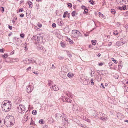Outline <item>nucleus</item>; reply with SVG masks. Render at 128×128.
<instances>
[{"label":"nucleus","mask_w":128,"mask_h":128,"mask_svg":"<svg viewBox=\"0 0 128 128\" xmlns=\"http://www.w3.org/2000/svg\"><path fill=\"white\" fill-rule=\"evenodd\" d=\"M88 34H89L88 33H87L86 34H84V36H88Z\"/></svg>","instance_id":"obj_55"},{"label":"nucleus","mask_w":128,"mask_h":128,"mask_svg":"<svg viewBox=\"0 0 128 128\" xmlns=\"http://www.w3.org/2000/svg\"><path fill=\"white\" fill-rule=\"evenodd\" d=\"M102 88L103 89H104L105 88L104 87V86L103 83H102L101 84V86H100V87Z\"/></svg>","instance_id":"obj_41"},{"label":"nucleus","mask_w":128,"mask_h":128,"mask_svg":"<svg viewBox=\"0 0 128 128\" xmlns=\"http://www.w3.org/2000/svg\"><path fill=\"white\" fill-rule=\"evenodd\" d=\"M58 58L60 60H62L64 59V58L63 57L59 56L58 57Z\"/></svg>","instance_id":"obj_34"},{"label":"nucleus","mask_w":128,"mask_h":128,"mask_svg":"<svg viewBox=\"0 0 128 128\" xmlns=\"http://www.w3.org/2000/svg\"><path fill=\"white\" fill-rule=\"evenodd\" d=\"M116 45L118 46H120V44L118 42H116Z\"/></svg>","instance_id":"obj_52"},{"label":"nucleus","mask_w":128,"mask_h":128,"mask_svg":"<svg viewBox=\"0 0 128 128\" xmlns=\"http://www.w3.org/2000/svg\"><path fill=\"white\" fill-rule=\"evenodd\" d=\"M77 13L76 11H73L72 13V15L73 17H74Z\"/></svg>","instance_id":"obj_22"},{"label":"nucleus","mask_w":128,"mask_h":128,"mask_svg":"<svg viewBox=\"0 0 128 128\" xmlns=\"http://www.w3.org/2000/svg\"><path fill=\"white\" fill-rule=\"evenodd\" d=\"M0 52H3L4 50L3 49H0Z\"/></svg>","instance_id":"obj_60"},{"label":"nucleus","mask_w":128,"mask_h":128,"mask_svg":"<svg viewBox=\"0 0 128 128\" xmlns=\"http://www.w3.org/2000/svg\"><path fill=\"white\" fill-rule=\"evenodd\" d=\"M57 23L59 26H62L63 24V21L60 19H58L57 20Z\"/></svg>","instance_id":"obj_12"},{"label":"nucleus","mask_w":128,"mask_h":128,"mask_svg":"<svg viewBox=\"0 0 128 128\" xmlns=\"http://www.w3.org/2000/svg\"><path fill=\"white\" fill-rule=\"evenodd\" d=\"M50 88L52 90L54 91H57L59 90L58 88L56 85L51 86H50Z\"/></svg>","instance_id":"obj_11"},{"label":"nucleus","mask_w":128,"mask_h":128,"mask_svg":"<svg viewBox=\"0 0 128 128\" xmlns=\"http://www.w3.org/2000/svg\"><path fill=\"white\" fill-rule=\"evenodd\" d=\"M100 54L99 53L98 54H97V56L98 57H99L100 56Z\"/></svg>","instance_id":"obj_57"},{"label":"nucleus","mask_w":128,"mask_h":128,"mask_svg":"<svg viewBox=\"0 0 128 128\" xmlns=\"http://www.w3.org/2000/svg\"><path fill=\"white\" fill-rule=\"evenodd\" d=\"M32 60L30 59H26V60H24V62L25 64H30V63L32 62Z\"/></svg>","instance_id":"obj_15"},{"label":"nucleus","mask_w":128,"mask_h":128,"mask_svg":"<svg viewBox=\"0 0 128 128\" xmlns=\"http://www.w3.org/2000/svg\"><path fill=\"white\" fill-rule=\"evenodd\" d=\"M23 11V9L22 8L20 9L19 10V12H22Z\"/></svg>","instance_id":"obj_44"},{"label":"nucleus","mask_w":128,"mask_h":128,"mask_svg":"<svg viewBox=\"0 0 128 128\" xmlns=\"http://www.w3.org/2000/svg\"><path fill=\"white\" fill-rule=\"evenodd\" d=\"M6 117H8V120L12 123V125H13L15 122L14 117L12 116H8Z\"/></svg>","instance_id":"obj_8"},{"label":"nucleus","mask_w":128,"mask_h":128,"mask_svg":"<svg viewBox=\"0 0 128 128\" xmlns=\"http://www.w3.org/2000/svg\"><path fill=\"white\" fill-rule=\"evenodd\" d=\"M32 114L34 115H36L37 114V111L36 110H33L32 112Z\"/></svg>","instance_id":"obj_28"},{"label":"nucleus","mask_w":128,"mask_h":128,"mask_svg":"<svg viewBox=\"0 0 128 128\" xmlns=\"http://www.w3.org/2000/svg\"><path fill=\"white\" fill-rule=\"evenodd\" d=\"M34 124V122L33 121H32L31 122H30V124L31 125H33Z\"/></svg>","instance_id":"obj_48"},{"label":"nucleus","mask_w":128,"mask_h":128,"mask_svg":"<svg viewBox=\"0 0 128 128\" xmlns=\"http://www.w3.org/2000/svg\"><path fill=\"white\" fill-rule=\"evenodd\" d=\"M112 42H109V44H108V46H110L112 44Z\"/></svg>","instance_id":"obj_49"},{"label":"nucleus","mask_w":128,"mask_h":128,"mask_svg":"<svg viewBox=\"0 0 128 128\" xmlns=\"http://www.w3.org/2000/svg\"><path fill=\"white\" fill-rule=\"evenodd\" d=\"M66 40L68 42H69L70 43V44H72L73 43V42L70 38H67V40Z\"/></svg>","instance_id":"obj_21"},{"label":"nucleus","mask_w":128,"mask_h":128,"mask_svg":"<svg viewBox=\"0 0 128 128\" xmlns=\"http://www.w3.org/2000/svg\"><path fill=\"white\" fill-rule=\"evenodd\" d=\"M33 73L34 74H36V75H38V72H33Z\"/></svg>","instance_id":"obj_53"},{"label":"nucleus","mask_w":128,"mask_h":128,"mask_svg":"<svg viewBox=\"0 0 128 128\" xmlns=\"http://www.w3.org/2000/svg\"><path fill=\"white\" fill-rule=\"evenodd\" d=\"M61 46L62 47L64 48L65 46V45L64 43L62 42H60Z\"/></svg>","instance_id":"obj_26"},{"label":"nucleus","mask_w":128,"mask_h":128,"mask_svg":"<svg viewBox=\"0 0 128 128\" xmlns=\"http://www.w3.org/2000/svg\"><path fill=\"white\" fill-rule=\"evenodd\" d=\"M27 91L28 93L30 92L33 90V85L32 82H30L29 85L26 87Z\"/></svg>","instance_id":"obj_5"},{"label":"nucleus","mask_w":128,"mask_h":128,"mask_svg":"<svg viewBox=\"0 0 128 128\" xmlns=\"http://www.w3.org/2000/svg\"><path fill=\"white\" fill-rule=\"evenodd\" d=\"M73 76L74 75L72 74L70 72L68 73L67 74V76L70 78H72Z\"/></svg>","instance_id":"obj_19"},{"label":"nucleus","mask_w":128,"mask_h":128,"mask_svg":"<svg viewBox=\"0 0 128 128\" xmlns=\"http://www.w3.org/2000/svg\"><path fill=\"white\" fill-rule=\"evenodd\" d=\"M1 8H2L1 10L2 11V12H4V8L3 7H2Z\"/></svg>","instance_id":"obj_56"},{"label":"nucleus","mask_w":128,"mask_h":128,"mask_svg":"<svg viewBox=\"0 0 128 128\" xmlns=\"http://www.w3.org/2000/svg\"><path fill=\"white\" fill-rule=\"evenodd\" d=\"M37 40L38 42L40 41V42H42L43 37L40 36H38L37 37Z\"/></svg>","instance_id":"obj_17"},{"label":"nucleus","mask_w":128,"mask_h":128,"mask_svg":"<svg viewBox=\"0 0 128 128\" xmlns=\"http://www.w3.org/2000/svg\"><path fill=\"white\" fill-rule=\"evenodd\" d=\"M52 27H53V28H55L56 27V24L55 23H53L52 24Z\"/></svg>","instance_id":"obj_46"},{"label":"nucleus","mask_w":128,"mask_h":128,"mask_svg":"<svg viewBox=\"0 0 128 128\" xmlns=\"http://www.w3.org/2000/svg\"><path fill=\"white\" fill-rule=\"evenodd\" d=\"M118 34V32H117V30H116V32H114L113 33V34L116 35H117Z\"/></svg>","instance_id":"obj_39"},{"label":"nucleus","mask_w":128,"mask_h":128,"mask_svg":"<svg viewBox=\"0 0 128 128\" xmlns=\"http://www.w3.org/2000/svg\"><path fill=\"white\" fill-rule=\"evenodd\" d=\"M91 116L92 117L95 118L98 114L96 111L94 110H91L90 112Z\"/></svg>","instance_id":"obj_10"},{"label":"nucleus","mask_w":128,"mask_h":128,"mask_svg":"<svg viewBox=\"0 0 128 128\" xmlns=\"http://www.w3.org/2000/svg\"><path fill=\"white\" fill-rule=\"evenodd\" d=\"M92 45H95L96 44V40H92L91 41Z\"/></svg>","instance_id":"obj_25"},{"label":"nucleus","mask_w":128,"mask_h":128,"mask_svg":"<svg viewBox=\"0 0 128 128\" xmlns=\"http://www.w3.org/2000/svg\"><path fill=\"white\" fill-rule=\"evenodd\" d=\"M62 115L59 114H58L56 115V118L57 120L60 119L62 117Z\"/></svg>","instance_id":"obj_16"},{"label":"nucleus","mask_w":128,"mask_h":128,"mask_svg":"<svg viewBox=\"0 0 128 128\" xmlns=\"http://www.w3.org/2000/svg\"><path fill=\"white\" fill-rule=\"evenodd\" d=\"M117 117L119 119H121L124 118V116L122 114L120 113H118L117 114Z\"/></svg>","instance_id":"obj_14"},{"label":"nucleus","mask_w":128,"mask_h":128,"mask_svg":"<svg viewBox=\"0 0 128 128\" xmlns=\"http://www.w3.org/2000/svg\"><path fill=\"white\" fill-rule=\"evenodd\" d=\"M72 36L74 38H78V36H81L82 35L78 30H74L72 31Z\"/></svg>","instance_id":"obj_3"},{"label":"nucleus","mask_w":128,"mask_h":128,"mask_svg":"<svg viewBox=\"0 0 128 128\" xmlns=\"http://www.w3.org/2000/svg\"><path fill=\"white\" fill-rule=\"evenodd\" d=\"M103 64V63H100L98 64V65L99 66H101Z\"/></svg>","instance_id":"obj_61"},{"label":"nucleus","mask_w":128,"mask_h":128,"mask_svg":"<svg viewBox=\"0 0 128 128\" xmlns=\"http://www.w3.org/2000/svg\"><path fill=\"white\" fill-rule=\"evenodd\" d=\"M98 115V118L104 121L108 120L107 116L103 113L100 112Z\"/></svg>","instance_id":"obj_4"},{"label":"nucleus","mask_w":128,"mask_h":128,"mask_svg":"<svg viewBox=\"0 0 128 128\" xmlns=\"http://www.w3.org/2000/svg\"><path fill=\"white\" fill-rule=\"evenodd\" d=\"M91 84L92 85H94V82H93V79L92 78L91 79Z\"/></svg>","instance_id":"obj_35"},{"label":"nucleus","mask_w":128,"mask_h":128,"mask_svg":"<svg viewBox=\"0 0 128 128\" xmlns=\"http://www.w3.org/2000/svg\"><path fill=\"white\" fill-rule=\"evenodd\" d=\"M111 12L113 14H115L116 12L115 10L114 9H112L111 11Z\"/></svg>","instance_id":"obj_24"},{"label":"nucleus","mask_w":128,"mask_h":128,"mask_svg":"<svg viewBox=\"0 0 128 128\" xmlns=\"http://www.w3.org/2000/svg\"><path fill=\"white\" fill-rule=\"evenodd\" d=\"M38 50L40 52H44L46 51V50L44 48V47L42 46L41 47L40 46Z\"/></svg>","instance_id":"obj_13"},{"label":"nucleus","mask_w":128,"mask_h":128,"mask_svg":"<svg viewBox=\"0 0 128 128\" xmlns=\"http://www.w3.org/2000/svg\"><path fill=\"white\" fill-rule=\"evenodd\" d=\"M97 80L98 81H99L101 80V77L100 76V78H99L98 79H97Z\"/></svg>","instance_id":"obj_58"},{"label":"nucleus","mask_w":128,"mask_h":128,"mask_svg":"<svg viewBox=\"0 0 128 128\" xmlns=\"http://www.w3.org/2000/svg\"><path fill=\"white\" fill-rule=\"evenodd\" d=\"M68 4V6L70 8H71L72 6V4L71 3H69Z\"/></svg>","instance_id":"obj_42"},{"label":"nucleus","mask_w":128,"mask_h":128,"mask_svg":"<svg viewBox=\"0 0 128 128\" xmlns=\"http://www.w3.org/2000/svg\"><path fill=\"white\" fill-rule=\"evenodd\" d=\"M65 94L70 98H72L73 96V94L69 92H65Z\"/></svg>","instance_id":"obj_18"},{"label":"nucleus","mask_w":128,"mask_h":128,"mask_svg":"<svg viewBox=\"0 0 128 128\" xmlns=\"http://www.w3.org/2000/svg\"><path fill=\"white\" fill-rule=\"evenodd\" d=\"M81 8L83 9H84L86 8L85 6L83 5L82 6Z\"/></svg>","instance_id":"obj_50"},{"label":"nucleus","mask_w":128,"mask_h":128,"mask_svg":"<svg viewBox=\"0 0 128 128\" xmlns=\"http://www.w3.org/2000/svg\"><path fill=\"white\" fill-rule=\"evenodd\" d=\"M8 102L4 103L3 104V109H4V110L6 112H8L10 109L12 104L11 102Z\"/></svg>","instance_id":"obj_1"},{"label":"nucleus","mask_w":128,"mask_h":128,"mask_svg":"<svg viewBox=\"0 0 128 128\" xmlns=\"http://www.w3.org/2000/svg\"><path fill=\"white\" fill-rule=\"evenodd\" d=\"M8 55L6 54H4L2 56V57L4 58H6L8 57Z\"/></svg>","instance_id":"obj_27"},{"label":"nucleus","mask_w":128,"mask_h":128,"mask_svg":"<svg viewBox=\"0 0 128 128\" xmlns=\"http://www.w3.org/2000/svg\"><path fill=\"white\" fill-rule=\"evenodd\" d=\"M31 68V67L29 66L26 69V70L27 71H28L30 70Z\"/></svg>","instance_id":"obj_45"},{"label":"nucleus","mask_w":128,"mask_h":128,"mask_svg":"<svg viewBox=\"0 0 128 128\" xmlns=\"http://www.w3.org/2000/svg\"><path fill=\"white\" fill-rule=\"evenodd\" d=\"M8 117H6L4 120V123L7 126H11L13 125H12V123L8 120Z\"/></svg>","instance_id":"obj_6"},{"label":"nucleus","mask_w":128,"mask_h":128,"mask_svg":"<svg viewBox=\"0 0 128 128\" xmlns=\"http://www.w3.org/2000/svg\"><path fill=\"white\" fill-rule=\"evenodd\" d=\"M20 39L16 37L14 38L13 40V42L17 46H19L20 44Z\"/></svg>","instance_id":"obj_7"},{"label":"nucleus","mask_w":128,"mask_h":128,"mask_svg":"<svg viewBox=\"0 0 128 128\" xmlns=\"http://www.w3.org/2000/svg\"><path fill=\"white\" fill-rule=\"evenodd\" d=\"M66 52L67 53L68 55V56L70 58H71L72 56V55L70 53H69V52L68 51H66Z\"/></svg>","instance_id":"obj_30"},{"label":"nucleus","mask_w":128,"mask_h":128,"mask_svg":"<svg viewBox=\"0 0 128 128\" xmlns=\"http://www.w3.org/2000/svg\"><path fill=\"white\" fill-rule=\"evenodd\" d=\"M18 111L20 113H24L26 112V110L24 106L22 104H20L18 107H17Z\"/></svg>","instance_id":"obj_2"},{"label":"nucleus","mask_w":128,"mask_h":128,"mask_svg":"<svg viewBox=\"0 0 128 128\" xmlns=\"http://www.w3.org/2000/svg\"><path fill=\"white\" fill-rule=\"evenodd\" d=\"M38 27L40 28L42 26V25L41 24H38Z\"/></svg>","instance_id":"obj_64"},{"label":"nucleus","mask_w":128,"mask_h":128,"mask_svg":"<svg viewBox=\"0 0 128 128\" xmlns=\"http://www.w3.org/2000/svg\"><path fill=\"white\" fill-rule=\"evenodd\" d=\"M24 14H22L20 15V17H21L22 18L24 17Z\"/></svg>","instance_id":"obj_51"},{"label":"nucleus","mask_w":128,"mask_h":128,"mask_svg":"<svg viewBox=\"0 0 128 128\" xmlns=\"http://www.w3.org/2000/svg\"><path fill=\"white\" fill-rule=\"evenodd\" d=\"M24 34H20V36L22 38H24Z\"/></svg>","instance_id":"obj_38"},{"label":"nucleus","mask_w":128,"mask_h":128,"mask_svg":"<svg viewBox=\"0 0 128 128\" xmlns=\"http://www.w3.org/2000/svg\"><path fill=\"white\" fill-rule=\"evenodd\" d=\"M52 82V81L51 80H49L48 81V85L49 86H50L52 84L51 83V82Z\"/></svg>","instance_id":"obj_36"},{"label":"nucleus","mask_w":128,"mask_h":128,"mask_svg":"<svg viewBox=\"0 0 128 128\" xmlns=\"http://www.w3.org/2000/svg\"><path fill=\"white\" fill-rule=\"evenodd\" d=\"M98 14H99V16L100 17L104 18V15L101 14L100 12H98Z\"/></svg>","instance_id":"obj_31"},{"label":"nucleus","mask_w":128,"mask_h":128,"mask_svg":"<svg viewBox=\"0 0 128 128\" xmlns=\"http://www.w3.org/2000/svg\"><path fill=\"white\" fill-rule=\"evenodd\" d=\"M122 7V9L124 10H125L126 9V5H124Z\"/></svg>","instance_id":"obj_40"},{"label":"nucleus","mask_w":128,"mask_h":128,"mask_svg":"<svg viewBox=\"0 0 128 128\" xmlns=\"http://www.w3.org/2000/svg\"><path fill=\"white\" fill-rule=\"evenodd\" d=\"M39 122L40 124H43L44 123V122L43 120H42L41 119L39 120Z\"/></svg>","instance_id":"obj_32"},{"label":"nucleus","mask_w":128,"mask_h":128,"mask_svg":"<svg viewBox=\"0 0 128 128\" xmlns=\"http://www.w3.org/2000/svg\"><path fill=\"white\" fill-rule=\"evenodd\" d=\"M27 3L29 6L30 8H32V2H31L30 1H28V2Z\"/></svg>","instance_id":"obj_20"},{"label":"nucleus","mask_w":128,"mask_h":128,"mask_svg":"<svg viewBox=\"0 0 128 128\" xmlns=\"http://www.w3.org/2000/svg\"><path fill=\"white\" fill-rule=\"evenodd\" d=\"M118 9H119V10H122V7H118Z\"/></svg>","instance_id":"obj_47"},{"label":"nucleus","mask_w":128,"mask_h":128,"mask_svg":"<svg viewBox=\"0 0 128 128\" xmlns=\"http://www.w3.org/2000/svg\"><path fill=\"white\" fill-rule=\"evenodd\" d=\"M89 2L92 4L93 5L94 4V2L92 0H89Z\"/></svg>","instance_id":"obj_33"},{"label":"nucleus","mask_w":128,"mask_h":128,"mask_svg":"<svg viewBox=\"0 0 128 128\" xmlns=\"http://www.w3.org/2000/svg\"><path fill=\"white\" fill-rule=\"evenodd\" d=\"M112 60L114 62L115 64H117V63L118 61L116 60H114V58H112Z\"/></svg>","instance_id":"obj_29"},{"label":"nucleus","mask_w":128,"mask_h":128,"mask_svg":"<svg viewBox=\"0 0 128 128\" xmlns=\"http://www.w3.org/2000/svg\"><path fill=\"white\" fill-rule=\"evenodd\" d=\"M62 100L63 102H69L71 103L72 100L66 97H62Z\"/></svg>","instance_id":"obj_9"},{"label":"nucleus","mask_w":128,"mask_h":128,"mask_svg":"<svg viewBox=\"0 0 128 128\" xmlns=\"http://www.w3.org/2000/svg\"><path fill=\"white\" fill-rule=\"evenodd\" d=\"M89 83V82H88L87 80H86L84 81V84L86 85L88 84Z\"/></svg>","instance_id":"obj_23"},{"label":"nucleus","mask_w":128,"mask_h":128,"mask_svg":"<svg viewBox=\"0 0 128 128\" xmlns=\"http://www.w3.org/2000/svg\"><path fill=\"white\" fill-rule=\"evenodd\" d=\"M88 9L86 8L84 9V12L85 13H86L88 12Z\"/></svg>","instance_id":"obj_37"},{"label":"nucleus","mask_w":128,"mask_h":128,"mask_svg":"<svg viewBox=\"0 0 128 128\" xmlns=\"http://www.w3.org/2000/svg\"><path fill=\"white\" fill-rule=\"evenodd\" d=\"M17 18L16 17H15L13 19L14 20H17Z\"/></svg>","instance_id":"obj_62"},{"label":"nucleus","mask_w":128,"mask_h":128,"mask_svg":"<svg viewBox=\"0 0 128 128\" xmlns=\"http://www.w3.org/2000/svg\"><path fill=\"white\" fill-rule=\"evenodd\" d=\"M94 74V71H92L91 73L90 74V76H94V75H92V74Z\"/></svg>","instance_id":"obj_43"},{"label":"nucleus","mask_w":128,"mask_h":128,"mask_svg":"<svg viewBox=\"0 0 128 128\" xmlns=\"http://www.w3.org/2000/svg\"><path fill=\"white\" fill-rule=\"evenodd\" d=\"M10 102V101H9V100H6L4 101V103H5V102Z\"/></svg>","instance_id":"obj_59"},{"label":"nucleus","mask_w":128,"mask_h":128,"mask_svg":"<svg viewBox=\"0 0 128 128\" xmlns=\"http://www.w3.org/2000/svg\"><path fill=\"white\" fill-rule=\"evenodd\" d=\"M8 28H10V30H12V26H9V25H8Z\"/></svg>","instance_id":"obj_54"},{"label":"nucleus","mask_w":128,"mask_h":128,"mask_svg":"<svg viewBox=\"0 0 128 128\" xmlns=\"http://www.w3.org/2000/svg\"><path fill=\"white\" fill-rule=\"evenodd\" d=\"M68 12L66 11V12H64V14H66H66H68Z\"/></svg>","instance_id":"obj_63"}]
</instances>
